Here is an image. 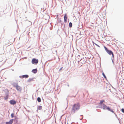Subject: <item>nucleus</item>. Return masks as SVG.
Listing matches in <instances>:
<instances>
[{
    "mask_svg": "<svg viewBox=\"0 0 124 124\" xmlns=\"http://www.w3.org/2000/svg\"><path fill=\"white\" fill-rule=\"evenodd\" d=\"M80 105L79 103L75 104L72 105L71 112L74 113L75 111L78 110L80 108Z\"/></svg>",
    "mask_w": 124,
    "mask_h": 124,
    "instance_id": "obj_1",
    "label": "nucleus"
},
{
    "mask_svg": "<svg viewBox=\"0 0 124 124\" xmlns=\"http://www.w3.org/2000/svg\"><path fill=\"white\" fill-rule=\"evenodd\" d=\"M102 108L104 110L107 109L108 111L114 113V111H113L111 108H110L109 107L107 106L106 105L104 104H103L102 105Z\"/></svg>",
    "mask_w": 124,
    "mask_h": 124,
    "instance_id": "obj_2",
    "label": "nucleus"
},
{
    "mask_svg": "<svg viewBox=\"0 0 124 124\" xmlns=\"http://www.w3.org/2000/svg\"><path fill=\"white\" fill-rule=\"evenodd\" d=\"M105 49L109 55L112 54V57H114V54L113 52L111 50H109L108 48L105 46H104Z\"/></svg>",
    "mask_w": 124,
    "mask_h": 124,
    "instance_id": "obj_3",
    "label": "nucleus"
},
{
    "mask_svg": "<svg viewBox=\"0 0 124 124\" xmlns=\"http://www.w3.org/2000/svg\"><path fill=\"white\" fill-rule=\"evenodd\" d=\"M38 62V59H36L35 58H33L32 61V63L33 64H37Z\"/></svg>",
    "mask_w": 124,
    "mask_h": 124,
    "instance_id": "obj_4",
    "label": "nucleus"
},
{
    "mask_svg": "<svg viewBox=\"0 0 124 124\" xmlns=\"http://www.w3.org/2000/svg\"><path fill=\"white\" fill-rule=\"evenodd\" d=\"M15 87L16 88V90L18 91H21L22 90V88L21 87L17 85Z\"/></svg>",
    "mask_w": 124,
    "mask_h": 124,
    "instance_id": "obj_5",
    "label": "nucleus"
},
{
    "mask_svg": "<svg viewBox=\"0 0 124 124\" xmlns=\"http://www.w3.org/2000/svg\"><path fill=\"white\" fill-rule=\"evenodd\" d=\"M14 119H11L10 120L9 122H6L5 123L6 124H12L13 123Z\"/></svg>",
    "mask_w": 124,
    "mask_h": 124,
    "instance_id": "obj_6",
    "label": "nucleus"
},
{
    "mask_svg": "<svg viewBox=\"0 0 124 124\" xmlns=\"http://www.w3.org/2000/svg\"><path fill=\"white\" fill-rule=\"evenodd\" d=\"M10 103L11 104L14 105L16 103V101L13 100H11L10 101Z\"/></svg>",
    "mask_w": 124,
    "mask_h": 124,
    "instance_id": "obj_7",
    "label": "nucleus"
},
{
    "mask_svg": "<svg viewBox=\"0 0 124 124\" xmlns=\"http://www.w3.org/2000/svg\"><path fill=\"white\" fill-rule=\"evenodd\" d=\"M29 77V76L28 75H23L21 77V78H27Z\"/></svg>",
    "mask_w": 124,
    "mask_h": 124,
    "instance_id": "obj_8",
    "label": "nucleus"
},
{
    "mask_svg": "<svg viewBox=\"0 0 124 124\" xmlns=\"http://www.w3.org/2000/svg\"><path fill=\"white\" fill-rule=\"evenodd\" d=\"M67 15H66L65 14L64 15V22L65 23H66L67 22Z\"/></svg>",
    "mask_w": 124,
    "mask_h": 124,
    "instance_id": "obj_9",
    "label": "nucleus"
},
{
    "mask_svg": "<svg viewBox=\"0 0 124 124\" xmlns=\"http://www.w3.org/2000/svg\"><path fill=\"white\" fill-rule=\"evenodd\" d=\"M6 96L4 97V99L5 100H7L8 98V93L6 94Z\"/></svg>",
    "mask_w": 124,
    "mask_h": 124,
    "instance_id": "obj_10",
    "label": "nucleus"
},
{
    "mask_svg": "<svg viewBox=\"0 0 124 124\" xmlns=\"http://www.w3.org/2000/svg\"><path fill=\"white\" fill-rule=\"evenodd\" d=\"M37 69H33L32 70V72L34 73H35L37 72Z\"/></svg>",
    "mask_w": 124,
    "mask_h": 124,
    "instance_id": "obj_11",
    "label": "nucleus"
},
{
    "mask_svg": "<svg viewBox=\"0 0 124 124\" xmlns=\"http://www.w3.org/2000/svg\"><path fill=\"white\" fill-rule=\"evenodd\" d=\"M42 107L41 106H39L38 107V109L39 110H41L42 109Z\"/></svg>",
    "mask_w": 124,
    "mask_h": 124,
    "instance_id": "obj_12",
    "label": "nucleus"
},
{
    "mask_svg": "<svg viewBox=\"0 0 124 124\" xmlns=\"http://www.w3.org/2000/svg\"><path fill=\"white\" fill-rule=\"evenodd\" d=\"M37 100L39 102H40L41 101V99L40 97H38L37 99Z\"/></svg>",
    "mask_w": 124,
    "mask_h": 124,
    "instance_id": "obj_13",
    "label": "nucleus"
},
{
    "mask_svg": "<svg viewBox=\"0 0 124 124\" xmlns=\"http://www.w3.org/2000/svg\"><path fill=\"white\" fill-rule=\"evenodd\" d=\"M33 81V79H29L28 80V82H30L31 81Z\"/></svg>",
    "mask_w": 124,
    "mask_h": 124,
    "instance_id": "obj_14",
    "label": "nucleus"
},
{
    "mask_svg": "<svg viewBox=\"0 0 124 124\" xmlns=\"http://www.w3.org/2000/svg\"><path fill=\"white\" fill-rule=\"evenodd\" d=\"M69 26L70 27H71L72 26V24L71 22H70L69 23Z\"/></svg>",
    "mask_w": 124,
    "mask_h": 124,
    "instance_id": "obj_15",
    "label": "nucleus"
},
{
    "mask_svg": "<svg viewBox=\"0 0 124 124\" xmlns=\"http://www.w3.org/2000/svg\"><path fill=\"white\" fill-rule=\"evenodd\" d=\"M104 100H102L100 102V104H101L104 102Z\"/></svg>",
    "mask_w": 124,
    "mask_h": 124,
    "instance_id": "obj_16",
    "label": "nucleus"
},
{
    "mask_svg": "<svg viewBox=\"0 0 124 124\" xmlns=\"http://www.w3.org/2000/svg\"><path fill=\"white\" fill-rule=\"evenodd\" d=\"M4 92H7L8 93V92L9 91V90H8V89H5L4 90H3Z\"/></svg>",
    "mask_w": 124,
    "mask_h": 124,
    "instance_id": "obj_17",
    "label": "nucleus"
},
{
    "mask_svg": "<svg viewBox=\"0 0 124 124\" xmlns=\"http://www.w3.org/2000/svg\"><path fill=\"white\" fill-rule=\"evenodd\" d=\"M93 44H94L95 45H96L97 46H98V47H100V46L99 45H97L96 43H94L93 41Z\"/></svg>",
    "mask_w": 124,
    "mask_h": 124,
    "instance_id": "obj_18",
    "label": "nucleus"
},
{
    "mask_svg": "<svg viewBox=\"0 0 124 124\" xmlns=\"http://www.w3.org/2000/svg\"><path fill=\"white\" fill-rule=\"evenodd\" d=\"M14 113H12L11 114V116L12 117V118H13L14 117Z\"/></svg>",
    "mask_w": 124,
    "mask_h": 124,
    "instance_id": "obj_19",
    "label": "nucleus"
},
{
    "mask_svg": "<svg viewBox=\"0 0 124 124\" xmlns=\"http://www.w3.org/2000/svg\"><path fill=\"white\" fill-rule=\"evenodd\" d=\"M121 111L123 112L124 113V108H122L121 109Z\"/></svg>",
    "mask_w": 124,
    "mask_h": 124,
    "instance_id": "obj_20",
    "label": "nucleus"
},
{
    "mask_svg": "<svg viewBox=\"0 0 124 124\" xmlns=\"http://www.w3.org/2000/svg\"><path fill=\"white\" fill-rule=\"evenodd\" d=\"M103 76L105 78H106V79L107 78L106 76H105V75H103Z\"/></svg>",
    "mask_w": 124,
    "mask_h": 124,
    "instance_id": "obj_21",
    "label": "nucleus"
},
{
    "mask_svg": "<svg viewBox=\"0 0 124 124\" xmlns=\"http://www.w3.org/2000/svg\"><path fill=\"white\" fill-rule=\"evenodd\" d=\"M103 76L105 78H106V79L107 78L106 76H105V75H103Z\"/></svg>",
    "mask_w": 124,
    "mask_h": 124,
    "instance_id": "obj_22",
    "label": "nucleus"
},
{
    "mask_svg": "<svg viewBox=\"0 0 124 124\" xmlns=\"http://www.w3.org/2000/svg\"><path fill=\"white\" fill-rule=\"evenodd\" d=\"M103 76L105 78H106V79L107 78L106 76H105V75H103Z\"/></svg>",
    "mask_w": 124,
    "mask_h": 124,
    "instance_id": "obj_23",
    "label": "nucleus"
},
{
    "mask_svg": "<svg viewBox=\"0 0 124 124\" xmlns=\"http://www.w3.org/2000/svg\"><path fill=\"white\" fill-rule=\"evenodd\" d=\"M62 68H62V67L59 70H62Z\"/></svg>",
    "mask_w": 124,
    "mask_h": 124,
    "instance_id": "obj_24",
    "label": "nucleus"
},
{
    "mask_svg": "<svg viewBox=\"0 0 124 124\" xmlns=\"http://www.w3.org/2000/svg\"><path fill=\"white\" fill-rule=\"evenodd\" d=\"M102 74L103 76L104 75H105L104 73L103 72L102 73Z\"/></svg>",
    "mask_w": 124,
    "mask_h": 124,
    "instance_id": "obj_25",
    "label": "nucleus"
},
{
    "mask_svg": "<svg viewBox=\"0 0 124 124\" xmlns=\"http://www.w3.org/2000/svg\"><path fill=\"white\" fill-rule=\"evenodd\" d=\"M16 122L17 123V122H18V121H17V120H16Z\"/></svg>",
    "mask_w": 124,
    "mask_h": 124,
    "instance_id": "obj_26",
    "label": "nucleus"
}]
</instances>
